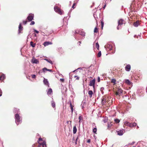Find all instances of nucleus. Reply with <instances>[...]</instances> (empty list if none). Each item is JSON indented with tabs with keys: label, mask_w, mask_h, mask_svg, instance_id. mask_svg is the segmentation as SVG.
<instances>
[{
	"label": "nucleus",
	"mask_w": 147,
	"mask_h": 147,
	"mask_svg": "<svg viewBox=\"0 0 147 147\" xmlns=\"http://www.w3.org/2000/svg\"><path fill=\"white\" fill-rule=\"evenodd\" d=\"M43 144L42 145V146L43 147H44V145H45V142H43Z\"/></svg>",
	"instance_id": "45"
},
{
	"label": "nucleus",
	"mask_w": 147,
	"mask_h": 147,
	"mask_svg": "<svg viewBox=\"0 0 147 147\" xmlns=\"http://www.w3.org/2000/svg\"><path fill=\"white\" fill-rule=\"evenodd\" d=\"M131 66L130 65H127L125 67V69L127 71H129L130 70Z\"/></svg>",
	"instance_id": "10"
},
{
	"label": "nucleus",
	"mask_w": 147,
	"mask_h": 147,
	"mask_svg": "<svg viewBox=\"0 0 147 147\" xmlns=\"http://www.w3.org/2000/svg\"><path fill=\"white\" fill-rule=\"evenodd\" d=\"M35 146V144H34L32 146H33V147H34V146Z\"/></svg>",
	"instance_id": "51"
},
{
	"label": "nucleus",
	"mask_w": 147,
	"mask_h": 147,
	"mask_svg": "<svg viewBox=\"0 0 147 147\" xmlns=\"http://www.w3.org/2000/svg\"><path fill=\"white\" fill-rule=\"evenodd\" d=\"M78 42L80 43V44L81 43V42L80 41H79Z\"/></svg>",
	"instance_id": "53"
},
{
	"label": "nucleus",
	"mask_w": 147,
	"mask_h": 147,
	"mask_svg": "<svg viewBox=\"0 0 147 147\" xmlns=\"http://www.w3.org/2000/svg\"><path fill=\"white\" fill-rule=\"evenodd\" d=\"M30 45L32 47H34L35 46L36 43H34L32 41H31L30 42Z\"/></svg>",
	"instance_id": "25"
},
{
	"label": "nucleus",
	"mask_w": 147,
	"mask_h": 147,
	"mask_svg": "<svg viewBox=\"0 0 147 147\" xmlns=\"http://www.w3.org/2000/svg\"><path fill=\"white\" fill-rule=\"evenodd\" d=\"M118 25L117 27V29L118 30L121 27V26L123 24H125V21L122 19H121L118 20Z\"/></svg>",
	"instance_id": "1"
},
{
	"label": "nucleus",
	"mask_w": 147,
	"mask_h": 147,
	"mask_svg": "<svg viewBox=\"0 0 147 147\" xmlns=\"http://www.w3.org/2000/svg\"><path fill=\"white\" fill-rule=\"evenodd\" d=\"M105 6H106V5H105V6L103 7V8H104V9H105Z\"/></svg>",
	"instance_id": "55"
},
{
	"label": "nucleus",
	"mask_w": 147,
	"mask_h": 147,
	"mask_svg": "<svg viewBox=\"0 0 147 147\" xmlns=\"http://www.w3.org/2000/svg\"><path fill=\"white\" fill-rule=\"evenodd\" d=\"M34 16L33 14H30L27 17L26 20L28 22L31 21L33 19Z\"/></svg>",
	"instance_id": "4"
},
{
	"label": "nucleus",
	"mask_w": 147,
	"mask_h": 147,
	"mask_svg": "<svg viewBox=\"0 0 147 147\" xmlns=\"http://www.w3.org/2000/svg\"><path fill=\"white\" fill-rule=\"evenodd\" d=\"M77 131V129L76 128V126H74L73 127V133L74 134H75Z\"/></svg>",
	"instance_id": "18"
},
{
	"label": "nucleus",
	"mask_w": 147,
	"mask_h": 147,
	"mask_svg": "<svg viewBox=\"0 0 147 147\" xmlns=\"http://www.w3.org/2000/svg\"><path fill=\"white\" fill-rule=\"evenodd\" d=\"M104 89V88L103 87L101 88L100 89V90L101 91H102Z\"/></svg>",
	"instance_id": "43"
},
{
	"label": "nucleus",
	"mask_w": 147,
	"mask_h": 147,
	"mask_svg": "<svg viewBox=\"0 0 147 147\" xmlns=\"http://www.w3.org/2000/svg\"><path fill=\"white\" fill-rule=\"evenodd\" d=\"M81 121V120H79V121H78V122H79V123L80 124V123Z\"/></svg>",
	"instance_id": "54"
},
{
	"label": "nucleus",
	"mask_w": 147,
	"mask_h": 147,
	"mask_svg": "<svg viewBox=\"0 0 147 147\" xmlns=\"http://www.w3.org/2000/svg\"><path fill=\"white\" fill-rule=\"evenodd\" d=\"M78 34L83 36H85V33L82 31H79L78 32Z\"/></svg>",
	"instance_id": "11"
},
{
	"label": "nucleus",
	"mask_w": 147,
	"mask_h": 147,
	"mask_svg": "<svg viewBox=\"0 0 147 147\" xmlns=\"http://www.w3.org/2000/svg\"><path fill=\"white\" fill-rule=\"evenodd\" d=\"M100 81V78L99 77H98V82H99Z\"/></svg>",
	"instance_id": "44"
},
{
	"label": "nucleus",
	"mask_w": 147,
	"mask_h": 147,
	"mask_svg": "<svg viewBox=\"0 0 147 147\" xmlns=\"http://www.w3.org/2000/svg\"><path fill=\"white\" fill-rule=\"evenodd\" d=\"M15 119L16 122L17 123V125H18L20 123L22 122V120L20 119V117L18 114H16Z\"/></svg>",
	"instance_id": "2"
},
{
	"label": "nucleus",
	"mask_w": 147,
	"mask_h": 147,
	"mask_svg": "<svg viewBox=\"0 0 147 147\" xmlns=\"http://www.w3.org/2000/svg\"><path fill=\"white\" fill-rule=\"evenodd\" d=\"M31 22L30 24V25H33L35 24V22L34 21H31Z\"/></svg>",
	"instance_id": "39"
},
{
	"label": "nucleus",
	"mask_w": 147,
	"mask_h": 147,
	"mask_svg": "<svg viewBox=\"0 0 147 147\" xmlns=\"http://www.w3.org/2000/svg\"><path fill=\"white\" fill-rule=\"evenodd\" d=\"M51 105H52V107H53V108H55V102L53 101H52V102H51Z\"/></svg>",
	"instance_id": "27"
},
{
	"label": "nucleus",
	"mask_w": 147,
	"mask_h": 147,
	"mask_svg": "<svg viewBox=\"0 0 147 147\" xmlns=\"http://www.w3.org/2000/svg\"><path fill=\"white\" fill-rule=\"evenodd\" d=\"M43 82L44 84L46 85H48V86H49V83L47 81V79H46L45 78L44 79V80H43Z\"/></svg>",
	"instance_id": "16"
},
{
	"label": "nucleus",
	"mask_w": 147,
	"mask_h": 147,
	"mask_svg": "<svg viewBox=\"0 0 147 147\" xmlns=\"http://www.w3.org/2000/svg\"><path fill=\"white\" fill-rule=\"evenodd\" d=\"M107 47L108 48L109 50H111L113 49V47L112 45L111 44L108 45Z\"/></svg>",
	"instance_id": "23"
},
{
	"label": "nucleus",
	"mask_w": 147,
	"mask_h": 147,
	"mask_svg": "<svg viewBox=\"0 0 147 147\" xmlns=\"http://www.w3.org/2000/svg\"><path fill=\"white\" fill-rule=\"evenodd\" d=\"M39 144L40 145V146L42 145L43 144V143H42L41 142V143H39Z\"/></svg>",
	"instance_id": "50"
},
{
	"label": "nucleus",
	"mask_w": 147,
	"mask_h": 147,
	"mask_svg": "<svg viewBox=\"0 0 147 147\" xmlns=\"http://www.w3.org/2000/svg\"><path fill=\"white\" fill-rule=\"evenodd\" d=\"M55 11L57 13L60 14L62 15L63 11H62L60 9L57 7H54Z\"/></svg>",
	"instance_id": "3"
},
{
	"label": "nucleus",
	"mask_w": 147,
	"mask_h": 147,
	"mask_svg": "<svg viewBox=\"0 0 147 147\" xmlns=\"http://www.w3.org/2000/svg\"><path fill=\"white\" fill-rule=\"evenodd\" d=\"M95 80L93 79L90 82L89 85L91 86H94L95 84Z\"/></svg>",
	"instance_id": "9"
},
{
	"label": "nucleus",
	"mask_w": 147,
	"mask_h": 147,
	"mask_svg": "<svg viewBox=\"0 0 147 147\" xmlns=\"http://www.w3.org/2000/svg\"><path fill=\"white\" fill-rule=\"evenodd\" d=\"M42 70H43V72H45V70L48 71L50 72H52L53 71L52 69H48L46 67H44L43 68Z\"/></svg>",
	"instance_id": "21"
},
{
	"label": "nucleus",
	"mask_w": 147,
	"mask_h": 147,
	"mask_svg": "<svg viewBox=\"0 0 147 147\" xmlns=\"http://www.w3.org/2000/svg\"><path fill=\"white\" fill-rule=\"evenodd\" d=\"M45 60H46V61H47L49 63H50L51 64H52V61L51 60H49V59H45Z\"/></svg>",
	"instance_id": "35"
},
{
	"label": "nucleus",
	"mask_w": 147,
	"mask_h": 147,
	"mask_svg": "<svg viewBox=\"0 0 147 147\" xmlns=\"http://www.w3.org/2000/svg\"><path fill=\"white\" fill-rule=\"evenodd\" d=\"M124 130H120L118 131H117L116 132L117 133V134L119 136L122 135L124 133Z\"/></svg>",
	"instance_id": "7"
},
{
	"label": "nucleus",
	"mask_w": 147,
	"mask_h": 147,
	"mask_svg": "<svg viewBox=\"0 0 147 147\" xmlns=\"http://www.w3.org/2000/svg\"><path fill=\"white\" fill-rule=\"evenodd\" d=\"M111 82L113 83V85H115L116 84V80L115 79H112L111 80Z\"/></svg>",
	"instance_id": "17"
},
{
	"label": "nucleus",
	"mask_w": 147,
	"mask_h": 147,
	"mask_svg": "<svg viewBox=\"0 0 147 147\" xmlns=\"http://www.w3.org/2000/svg\"><path fill=\"white\" fill-rule=\"evenodd\" d=\"M52 44V43L51 42H48H48H45L43 43V45H44L45 46H47L49 45H50V44Z\"/></svg>",
	"instance_id": "12"
},
{
	"label": "nucleus",
	"mask_w": 147,
	"mask_h": 147,
	"mask_svg": "<svg viewBox=\"0 0 147 147\" xmlns=\"http://www.w3.org/2000/svg\"><path fill=\"white\" fill-rule=\"evenodd\" d=\"M140 24V23L138 21H136L134 23V25L136 27H137Z\"/></svg>",
	"instance_id": "22"
},
{
	"label": "nucleus",
	"mask_w": 147,
	"mask_h": 147,
	"mask_svg": "<svg viewBox=\"0 0 147 147\" xmlns=\"http://www.w3.org/2000/svg\"><path fill=\"white\" fill-rule=\"evenodd\" d=\"M81 68H78L77 69H76V70H75L74 71H73V72H75V71H76L77 70H78V69H80Z\"/></svg>",
	"instance_id": "49"
},
{
	"label": "nucleus",
	"mask_w": 147,
	"mask_h": 147,
	"mask_svg": "<svg viewBox=\"0 0 147 147\" xmlns=\"http://www.w3.org/2000/svg\"><path fill=\"white\" fill-rule=\"evenodd\" d=\"M131 145H132L133 144H132V143H131Z\"/></svg>",
	"instance_id": "58"
},
{
	"label": "nucleus",
	"mask_w": 147,
	"mask_h": 147,
	"mask_svg": "<svg viewBox=\"0 0 147 147\" xmlns=\"http://www.w3.org/2000/svg\"><path fill=\"white\" fill-rule=\"evenodd\" d=\"M77 3V1H74V3L72 7V8H73V9H74L76 7V5Z\"/></svg>",
	"instance_id": "19"
},
{
	"label": "nucleus",
	"mask_w": 147,
	"mask_h": 147,
	"mask_svg": "<svg viewBox=\"0 0 147 147\" xmlns=\"http://www.w3.org/2000/svg\"><path fill=\"white\" fill-rule=\"evenodd\" d=\"M42 141V139L41 138H38V141H37L38 143H39V142H41Z\"/></svg>",
	"instance_id": "38"
},
{
	"label": "nucleus",
	"mask_w": 147,
	"mask_h": 147,
	"mask_svg": "<svg viewBox=\"0 0 147 147\" xmlns=\"http://www.w3.org/2000/svg\"><path fill=\"white\" fill-rule=\"evenodd\" d=\"M78 137L77 138H76V141H75V142L76 144H77V140H78Z\"/></svg>",
	"instance_id": "46"
},
{
	"label": "nucleus",
	"mask_w": 147,
	"mask_h": 147,
	"mask_svg": "<svg viewBox=\"0 0 147 147\" xmlns=\"http://www.w3.org/2000/svg\"><path fill=\"white\" fill-rule=\"evenodd\" d=\"M23 27L22 26L21 24H20L19 26V34H20L21 33V31L22 30Z\"/></svg>",
	"instance_id": "14"
},
{
	"label": "nucleus",
	"mask_w": 147,
	"mask_h": 147,
	"mask_svg": "<svg viewBox=\"0 0 147 147\" xmlns=\"http://www.w3.org/2000/svg\"><path fill=\"white\" fill-rule=\"evenodd\" d=\"M79 32V31H78V32H77L76 30L75 31V34H78Z\"/></svg>",
	"instance_id": "48"
},
{
	"label": "nucleus",
	"mask_w": 147,
	"mask_h": 147,
	"mask_svg": "<svg viewBox=\"0 0 147 147\" xmlns=\"http://www.w3.org/2000/svg\"><path fill=\"white\" fill-rule=\"evenodd\" d=\"M90 141H91V140L90 139H88L87 141V143H89L90 142Z\"/></svg>",
	"instance_id": "47"
},
{
	"label": "nucleus",
	"mask_w": 147,
	"mask_h": 147,
	"mask_svg": "<svg viewBox=\"0 0 147 147\" xmlns=\"http://www.w3.org/2000/svg\"><path fill=\"white\" fill-rule=\"evenodd\" d=\"M70 108H71V113H72V114L74 110V106L72 105V103L71 102H70Z\"/></svg>",
	"instance_id": "13"
},
{
	"label": "nucleus",
	"mask_w": 147,
	"mask_h": 147,
	"mask_svg": "<svg viewBox=\"0 0 147 147\" xmlns=\"http://www.w3.org/2000/svg\"><path fill=\"white\" fill-rule=\"evenodd\" d=\"M40 145L38 146V147H40Z\"/></svg>",
	"instance_id": "57"
},
{
	"label": "nucleus",
	"mask_w": 147,
	"mask_h": 147,
	"mask_svg": "<svg viewBox=\"0 0 147 147\" xmlns=\"http://www.w3.org/2000/svg\"><path fill=\"white\" fill-rule=\"evenodd\" d=\"M34 32H36V33H38L39 32L38 31L36 30L35 29H34Z\"/></svg>",
	"instance_id": "41"
},
{
	"label": "nucleus",
	"mask_w": 147,
	"mask_h": 147,
	"mask_svg": "<svg viewBox=\"0 0 147 147\" xmlns=\"http://www.w3.org/2000/svg\"><path fill=\"white\" fill-rule=\"evenodd\" d=\"M114 121H115V123H119L120 121V120L118 119H115Z\"/></svg>",
	"instance_id": "31"
},
{
	"label": "nucleus",
	"mask_w": 147,
	"mask_h": 147,
	"mask_svg": "<svg viewBox=\"0 0 147 147\" xmlns=\"http://www.w3.org/2000/svg\"><path fill=\"white\" fill-rule=\"evenodd\" d=\"M32 77L33 78H36V76L35 75H32Z\"/></svg>",
	"instance_id": "40"
},
{
	"label": "nucleus",
	"mask_w": 147,
	"mask_h": 147,
	"mask_svg": "<svg viewBox=\"0 0 147 147\" xmlns=\"http://www.w3.org/2000/svg\"><path fill=\"white\" fill-rule=\"evenodd\" d=\"M5 76L3 75H2L1 77H0V80H3L5 78Z\"/></svg>",
	"instance_id": "26"
},
{
	"label": "nucleus",
	"mask_w": 147,
	"mask_h": 147,
	"mask_svg": "<svg viewBox=\"0 0 147 147\" xmlns=\"http://www.w3.org/2000/svg\"><path fill=\"white\" fill-rule=\"evenodd\" d=\"M98 32V29L97 27H95L94 30V33H97Z\"/></svg>",
	"instance_id": "28"
},
{
	"label": "nucleus",
	"mask_w": 147,
	"mask_h": 147,
	"mask_svg": "<svg viewBox=\"0 0 147 147\" xmlns=\"http://www.w3.org/2000/svg\"><path fill=\"white\" fill-rule=\"evenodd\" d=\"M74 77V78H76V80H78L80 78L78 76H75Z\"/></svg>",
	"instance_id": "36"
},
{
	"label": "nucleus",
	"mask_w": 147,
	"mask_h": 147,
	"mask_svg": "<svg viewBox=\"0 0 147 147\" xmlns=\"http://www.w3.org/2000/svg\"><path fill=\"white\" fill-rule=\"evenodd\" d=\"M88 93L90 96V97H91L93 94L92 91L91 90L89 91Z\"/></svg>",
	"instance_id": "24"
},
{
	"label": "nucleus",
	"mask_w": 147,
	"mask_h": 147,
	"mask_svg": "<svg viewBox=\"0 0 147 147\" xmlns=\"http://www.w3.org/2000/svg\"><path fill=\"white\" fill-rule=\"evenodd\" d=\"M34 36H36V34H34Z\"/></svg>",
	"instance_id": "56"
},
{
	"label": "nucleus",
	"mask_w": 147,
	"mask_h": 147,
	"mask_svg": "<svg viewBox=\"0 0 147 147\" xmlns=\"http://www.w3.org/2000/svg\"><path fill=\"white\" fill-rule=\"evenodd\" d=\"M126 124L127 125H129L130 127H133L137 125V124L135 123H129L128 122H126Z\"/></svg>",
	"instance_id": "6"
},
{
	"label": "nucleus",
	"mask_w": 147,
	"mask_h": 147,
	"mask_svg": "<svg viewBox=\"0 0 147 147\" xmlns=\"http://www.w3.org/2000/svg\"><path fill=\"white\" fill-rule=\"evenodd\" d=\"M32 62L33 63L38 64L39 63L38 60L35 58H33L32 60Z\"/></svg>",
	"instance_id": "8"
},
{
	"label": "nucleus",
	"mask_w": 147,
	"mask_h": 147,
	"mask_svg": "<svg viewBox=\"0 0 147 147\" xmlns=\"http://www.w3.org/2000/svg\"><path fill=\"white\" fill-rule=\"evenodd\" d=\"M101 55V52L100 51H99L97 54V57H100Z\"/></svg>",
	"instance_id": "34"
},
{
	"label": "nucleus",
	"mask_w": 147,
	"mask_h": 147,
	"mask_svg": "<svg viewBox=\"0 0 147 147\" xmlns=\"http://www.w3.org/2000/svg\"><path fill=\"white\" fill-rule=\"evenodd\" d=\"M97 131V129L96 127L94 128L93 130V132L95 134H96V132Z\"/></svg>",
	"instance_id": "33"
},
{
	"label": "nucleus",
	"mask_w": 147,
	"mask_h": 147,
	"mask_svg": "<svg viewBox=\"0 0 147 147\" xmlns=\"http://www.w3.org/2000/svg\"><path fill=\"white\" fill-rule=\"evenodd\" d=\"M28 21L27 20H26V21H23V24H24V25H25L26 24L27 22H28Z\"/></svg>",
	"instance_id": "37"
},
{
	"label": "nucleus",
	"mask_w": 147,
	"mask_h": 147,
	"mask_svg": "<svg viewBox=\"0 0 147 147\" xmlns=\"http://www.w3.org/2000/svg\"><path fill=\"white\" fill-rule=\"evenodd\" d=\"M53 91L51 88H50L48 89V90L47 92V94L48 95L51 94V93Z\"/></svg>",
	"instance_id": "15"
},
{
	"label": "nucleus",
	"mask_w": 147,
	"mask_h": 147,
	"mask_svg": "<svg viewBox=\"0 0 147 147\" xmlns=\"http://www.w3.org/2000/svg\"><path fill=\"white\" fill-rule=\"evenodd\" d=\"M44 34H45V33L43 32H42V34L43 35H44Z\"/></svg>",
	"instance_id": "52"
},
{
	"label": "nucleus",
	"mask_w": 147,
	"mask_h": 147,
	"mask_svg": "<svg viewBox=\"0 0 147 147\" xmlns=\"http://www.w3.org/2000/svg\"><path fill=\"white\" fill-rule=\"evenodd\" d=\"M78 119H79V120H80L81 121L83 120V117L81 115H80V116H79V118H78Z\"/></svg>",
	"instance_id": "30"
},
{
	"label": "nucleus",
	"mask_w": 147,
	"mask_h": 147,
	"mask_svg": "<svg viewBox=\"0 0 147 147\" xmlns=\"http://www.w3.org/2000/svg\"><path fill=\"white\" fill-rule=\"evenodd\" d=\"M122 90L120 88H118L115 92V94L116 95H120L122 93Z\"/></svg>",
	"instance_id": "5"
},
{
	"label": "nucleus",
	"mask_w": 147,
	"mask_h": 147,
	"mask_svg": "<svg viewBox=\"0 0 147 147\" xmlns=\"http://www.w3.org/2000/svg\"><path fill=\"white\" fill-rule=\"evenodd\" d=\"M60 81L62 82H64V80L63 79H60Z\"/></svg>",
	"instance_id": "42"
},
{
	"label": "nucleus",
	"mask_w": 147,
	"mask_h": 147,
	"mask_svg": "<svg viewBox=\"0 0 147 147\" xmlns=\"http://www.w3.org/2000/svg\"><path fill=\"white\" fill-rule=\"evenodd\" d=\"M101 28H102V29L103 28V27L104 26V23L103 22V20H101Z\"/></svg>",
	"instance_id": "32"
},
{
	"label": "nucleus",
	"mask_w": 147,
	"mask_h": 147,
	"mask_svg": "<svg viewBox=\"0 0 147 147\" xmlns=\"http://www.w3.org/2000/svg\"><path fill=\"white\" fill-rule=\"evenodd\" d=\"M125 83L128 85H130L131 84V82L129 80L127 79L125 80Z\"/></svg>",
	"instance_id": "20"
},
{
	"label": "nucleus",
	"mask_w": 147,
	"mask_h": 147,
	"mask_svg": "<svg viewBox=\"0 0 147 147\" xmlns=\"http://www.w3.org/2000/svg\"><path fill=\"white\" fill-rule=\"evenodd\" d=\"M137 147H140V146H138Z\"/></svg>",
	"instance_id": "59"
},
{
	"label": "nucleus",
	"mask_w": 147,
	"mask_h": 147,
	"mask_svg": "<svg viewBox=\"0 0 147 147\" xmlns=\"http://www.w3.org/2000/svg\"><path fill=\"white\" fill-rule=\"evenodd\" d=\"M99 44L98 43V42H97L96 43V47L97 49L98 50L99 49Z\"/></svg>",
	"instance_id": "29"
}]
</instances>
